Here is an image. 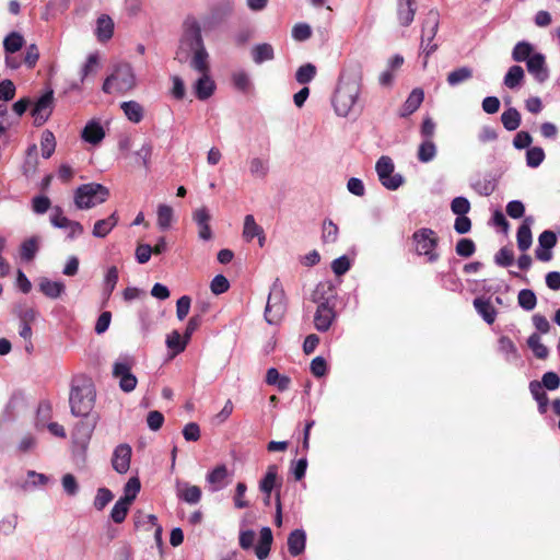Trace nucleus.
Listing matches in <instances>:
<instances>
[{
	"instance_id": "4c0bfd02",
	"label": "nucleus",
	"mask_w": 560,
	"mask_h": 560,
	"mask_svg": "<svg viewBox=\"0 0 560 560\" xmlns=\"http://www.w3.org/2000/svg\"><path fill=\"white\" fill-rule=\"evenodd\" d=\"M249 173L255 178H265L269 171L268 160L262 158H252L248 161Z\"/></svg>"
},
{
	"instance_id": "8fccbe9b",
	"label": "nucleus",
	"mask_w": 560,
	"mask_h": 560,
	"mask_svg": "<svg viewBox=\"0 0 560 560\" xmlns=\"http://www.w3.org/2000/svg\"><path fill=\"white\" fill-rule=\"evenodd\" d=\"M517 302L524 311L529 312L536 307L537 298L533 290L523 289L518 292Z\"/></svg>"
},
{
	"instance_id": "c85d7f7f",
	"label": "nucleus",
	"mask_w": 560,
	"mask_h": 560,
	"mask_svg": "<svg viewBox=\"0 0 560 560\" xmlns=\"http://www.w3.org/2000/svg\"><path fill=\"white\" fill-rule=\"evenodd\" d=\"M474 306L487 324L491 325L494 323L497 318V311L489 300L477 298L474 300Z\"/></svg>"
},
{
	"instance_id": "20e7f679",
	"label": "nucleus",
	"mask_w": 560,
	"mask_h": 560,
	"mask_svg": "<svg viewBox=\"0 0 560 560\" xmlns=\"http://www.w3.org/2000/svg\"><path fill=\"white\" fill-rule=\"evenodd\" d=\"M136 86V75L130 65L122 63L115 68L114 72L106 78L102 90L104 93H126Z\"/></svg>"
},
{
	"instance_id": "13d9d810",
	"label": "nucleus",
	"mask_w": 560,
	"mask_h": 560,
	"mask_svg": "<svg viewBox=\"0 0 560 560\" xmlns=\"http://www.w3.org/2000/svg\"><path fill=\"white\" fill-rule=\"evenodd\" d=\"M316 75V67L313 63H305L295 72V80L300 84H307L310 83Z\"/></svg>"
},
{
	"instance_id": "f03ea898",
	"label": "nucleus",
	"mask_w": 560,
	"mask_h": 560,
	"mask_svg": "<svg viewBox=\"0 0 560 560\" xmlns=\"http://www.w3.org/2000/svg\"><path fill=\"white\" fill-rule=\"evenodd\" d=\"M361 93V72L359 69L352 73L343 70L332 97V106L340 117H348L358 104Z\"/></svg>"
},
{
	"instance_id": "dca6fc26",
	"label": "nucleus",
	"mask_w": 560,
	"mask_h": 560,
	"mask_svg": "<svg viewBox=\"0 0 560 560\" xmlns=\"http://www.w3.org/2000/svg\"><path fill=\"white\" fill-rule=\"evenodd\" d=\"M527 71L534 79L542 83L549 78V70L546 65V57L541 52H535L534 56L526 62Z\"/></svg>"
},
{
	"instance_id": "f3484780",
	"label": "nucleus",
	"mask_w": 560,
	"mask_h": 560,
	"mask_svg": "<svg viewBox=\"0 0 560 560\" xmlns=\"http://www.w3.org/2000/svg\"><path fill=\"white\" fill-rule=\"evenodd\" d=\"M132 362L129 358H120L113 365V375L119 378V385H137V377L131 373Z\"/></svg>"
},
{
	"instance_id": "0eeeda50",
	"label": "nucleus",
	"mask_w": 560,
	"mask_h": 560,
	"mask_svg": "<svg viewBox=\"0 0 560 560\" xmlns=\"http://www.w3.org/2000/svg\"><path fill=\"white\" fill-rule=\"evenodd\" d=\"M69 400L74 416H88L94 406V387H72Z\"/></svg>"
},
{
	"instance_id": "a18cd8bd",
	"label": "nucleus",
	"mask_w": 560,
	"mask_h": 560,
	"mask_svg": "<svg viewBox=\"0 0 560 560\" xmlns=\"http://www.w3.org/2000/svg\"><path fill=\"white\" fill-rule=\"evenodd\" d=\"M24 45L23 36L18 32H11L9 35L4 37L3 48L4 51L9 55H12L19 51Z\"/></svg>"
},
{
	"instance_id": "6e6552de",
	"label": "nucleus",
	"mask_w": 560,
	"mask_h": 560,
	"mask_svg": "<svg viewBox=\"0 0 560 560\" xmlns=\"http://www.w3.org/2000/svg\"><path fill=\"white\" fill-rule=\"evenodd\" d=\"M375 171L378 176V180L388 190H396L404 184V177L394 172V162L387 155H382L377 160Z\"/></svg>"
},
{
	"instance_id": "0e129e2a",
	"label": "nucleus",
	"mask_w": 560,
	"mask_h": 560,
	"mask_svg": "<svg viewBox=\"0 0 560 560\" xmlns=\"http://www.w3.org/2000/svg\"><path fill=\"white\" fill-rule=\"evenodd\" d=\"M451 210L457 217L466 215L470 210V202L465 197H456L451 202Z\"/></svg>"
},
{
	"instance_id": "774afa93",
	"label": "nucleus",
	"mask_w": 560,
	"mask_h": 560,
	"mask_svg": "<svg viewBox=\"0 0 560 560\" xmlns=\"http://www.w3.org/2000/svg\"><path fill=\"white\" fill-rule=\"evenodd\" d=\"M312 36V28L306 23H298L292 28V37L298 42H304Z\"/></svg>"
},
{
	"instance_id": "9d476101",
	"label": "nucleus",
	"mask_w": 560,
	"mask_h": 560,
	"mask_svg": "<svg viewBox=\"0 0 560 560\" xmlns=\"http://www.w3.org/2000/svg\"><path fill=\"white\" fill-rule=\"evenodd\" d=\"M317 293L318 289L315 291L313 298L315 302H318V306L314 315V325L318 331L324 332L330 328L332 322L335 320L336 313L334 306L329 304L328 300H324L320 302L317 300Z\"/></svg>"
},
{
	"instance_id": "39448f33",
	"label": "nucleus",
	"mask_w": 560,
	"mask_h": 560,
	"mask_svg": "<svg viewBox=\"0 0 560 560\" xmlns=\"http://www.w3.org/2000/svg\"><path fill=\"white\" fill-rule=\"evenodd\" d=\"M108 189L97 183H89L79 186L74 191V205L78 209H91L107 200Z\"/></svg>"
},
{
	"instance_id": "c03bdc74",
	"label": "nucleus",
	"mask_w": 560,
	"mask_h": 560,
	"mask_svg": "<svg viewBox=\"0 0 560 560\" xmlns=\"http://www.w3.org/2000/svg\"><path fill=\"white\" fill-rule=\"evenodd\" d=\"M188 340L182 336L177 330H173L166 337V346L174 354L180 353L185 350Z\"/></svg>"
},
{
	"instance_id": "2eb2a0df",
	"label": "nucleus",
	"mask_w": 560,
	"mask_h": 560,
	"mask_svg": "<svg viewBox=\"0 0 560 560\" xmlns=\"http://www.w3.org/2000/svg\"><path fill=\"white\" fill-rule=\"evenodd\" d=\"M52 106V92H48L39 97V100L35 103V106L32 110V116L34 118V124L36 126H42L46 122L51 114Z\"/></svg>"
},
{
	"instance_id": "c9c22d12",
	"label": "nucleus",
	"mask_w": 560,
	"mask_h": 560,
	"mask_svg": "<svg viewBox=\"0 0 560 560\" xmlns=\"http://www.w3.org/2000/svg\"><path fill=\"white\" fill-rule=\"evenodd\" d=\"M252 55L254 62L257 65L272 60L275 58L273 48L270 44L267 43L254 46L252 49Z\"/></svg>"
},
{
	"instance_id": "6ab92c4d",
	"label": "nucleus",
	"mask_w": 560,
	"mask_h": 560,
	"mask_svg": "<svg viewBox=\"0 0 560 560\" xmlns=\"http://www.w3.org/2000/svg\"><path fill=\"white\" fill-rule=\"evenodd\" d=\"M206 480L211 492L224 489L229 483V471L225 465H219L207 474Z\"/></svg>"
},
{
	"instance_id": "bb28decb",
	"label": "nucleus",
	"mask_w": 560,
	"mask_h": 560,
	"mask_svg": "<svg viewBox=\"0 0 560 560\" xmlns=\"http://www.w3.org/2000/svg\"><path fill=\"white\" fill-rule=\"evenodd\" d=\"M177 497L189 504H197L201 499V490L186 482L177 485Z\"/></svg>"
},
{
	"instance_id": "9b49d317",
	"label": "nucleus",
	"mask_w": 560,
	"mask_h": 560,
	"mask_svg": "<svg viewBox=\"0 0 560 560\" xmlns=\"http://www.w3.org/2000/svg\"><path fill=\"white\" fill-rule=\"evenodd\" d=\"M200 77L194 84L195 95L200 101L211 97L215 91V83L210 75L209 59L206 60V69L196 70Z\"/></svg>"
},
{
	"instance_id": "338daca9",
	"label": "nucleus",
	"mask_w": 560,
	"mask_h": 560,
	"mask_svg": "<svg viewBox=\"0 0 560 560\" xmlns=\"http://www.w3.org/2000/svg\"><path fill=\"white\" fill-rule=\"evenodd\" d=\"M476 250L475 243L470 238H462L456 244V254L462 257H470Z\"/></svg>"
},
{
	"instance_id": "cd10ccee",
	"label": "nucleus",
	"mask_w": 560,
	"mask_h": 560,
	"mask_svg": "<svg viewBox=\"0 0 560 560\" xmlns=\"http://www.w3.org/2000/svg\"><path fill=\"white\" fill-rule=\"evenodd\" d=\"M117 223L118 217L117 213L114 212L108 218L96 221L93 226L92 234L95 237L103 238L112 232Z\"/></svg>"
},
{
	"instance_id": "37998d69",
	"label": "nucleus",
	"mask_w": 560,
	"mask_h": 560,
	"mask_svg": "<svg viewBox=\"0 0 560 560\" xmlns=\"http://www.w3.org/2000/svg\"><path fill=\"white\" fill-rule=\"evenodd\" d=\"M48 482V477L44 474L36 472L34 470L27 471V480L20 485V488L24 491L32 490L34 488L45 486Z\"/></svg>"
},
{
	"instance_id": "680f3d73",
	"label": "nucleus",
	"mask_w": 560,
	"mask_h": 560,
	"mask_svg": "<svg viewBox=\"0 0 560 560\" xmlns=\"http://www.w3.org/2000/svg\"><path fill=\"white\" fill-rule=\"evenodd\" d=\"M527 343L537 358L544 359L548 355V349L541 343L540 337L537 334L530 335Z\"/></svg>"
},
{
	"instance_id": "ea45409f",
	"label": "nucleus",
	"mask_w": 560,
	"mask_h": 560,
	"mask_svg": "<svg viewBox=\"0 0 560 560\" xmlns=\"http://www.w3.org/2000/svg\"><path fill=\"white\" fill-rule=\"evenodd\" d=\"M418 160L422 163L431 162L436 155V145L432 139H423L418 148Z\"/></svg>"
},
{
	"instance_id": "a878e982",
	"label": "nucleus",
	"mask_w": 560,
	"mask_h": 560,
	"mask_svg": "<svg viewBox=\"0 0 560 560\" xmlns=\"http://www.w3.org/2000/svg\"><path fill=\"white\" fill-rule=\"evenodd\" d=\"M439 28V14L438 12L430 11L424 20L422 26V44L425 42L432 43Z\"/></svg>"
},
{
	"instance_id": "a211bd4d",
	"label": "nucleus",
	"mask_w": 560,
	"mask_h": 560,
	"mask_svg": "<svg viewBox=\"0 0 560 560\" xmlns=\"http://www.w3.org/2000/svg\"><path fill=\"white\" fill-rule=\"evenodd\" d=\"M105 135V129L100 119L89 120L81 131L82 140L93 145L100 144Z\"/></svg>"
},
{
	"instance_id": "b1692460",
	"label": "nucleus",
	"mask_w": 560,
	"mask_h": 560,
	"mask_svg": "<svg viewBox=\"0 0 560 560\" xmlns=\"http://www.w3.org/2000/svg\"><path fill=\"white\" fill-rule=\"evenodd\" d=\"M39 291L49 299H58L60 298L65 291L66 287L61 281H52L48 278H42L38 283Z\"/></svg>"
},
{
	"instance_id": "6e6d98bb",
	"label": "nucleus",
	"mask_w": 560,
	"mask_h": 560,
	"mask_svg": "<svg viewBox=\"0 0 560 560\" xmlns=\"http://www.w3.org/2000/svg\"><path fill=\"white\" fill-rule=\"evenodd\" d=\"M117 282H118V269L115 266H113L107 269V272L104 278L103 293L106 299H108L110 296V294L113 293V291L116 288Z\"/></svg>"
},
{
	"instance_id": "393cba45",
	"label": "nucleus",
	"mask_w": 560,
	"mask_h": 560,
	"mask_svg": "<svg viewBox=\"0 0 560 560\" xmlns=\"http://www.w3.org/2000/svg\"><path fill=\"white\" fill-rule=\"evenodd\" d=\"M306 534L303 529H294L288 537V549L291 556L296 557L305 550Z\"/></svg>"
},
{
	"instance_id": "473e14b6",
	"label": "nucleus",
	"mask_w": 560,
	"mask_h": 560,
	"mask_svg": "<svg viewBox=\"0 0 560 560\" xmlns=\"http://www.w3.org/2000/svg\"><path fill=\"white\" fill-rule=\"evenodd\" d=\"M534 54V46L526 40H522L516 43L514 46L512 50V59L516 62H527Z\"/></svg>"
},
{
	"instance_id": "69168bd1",
	"label": "nucleus",
	"mask_w": 560,
	"mask_h": 560,
	"mask_svg": "<svg viewBox=\"0 0 560 560\" xmlns=\"http://www.w3.org/2000/svg\"><path fill=\"white\" fill-rule=\"evenodd\" d=\"M211 292L215 295L222 294L230 289V282L223 275H217L210 283Z\"/></svg>"
},
{
	"instance_id": "e433bc0d",
	"label": "nucleus",
	"mask_w": 560,
	"mask_h": 560,
	"mask_svg": "<svg viewBox=\"0 0 560 560\" xmlns=\"http://www.w3.org/2000/svg\"><path fill=\"white\" fill-rule=\"evenodd\" d=\"M516 241L520 250L526 252L533 242L530 225L528 223V219H526L523 224L518 228L516 233Z\"/></svg>"
},
{
	"instance_id": "de8ad7c7",
	"label": "nucleus",
	"mask_w": 560,
	"mask_h": 560,
	"mask_svg": "<svg viewBox=\"0 0 560 560\" xmlns=\"http://www.w3.org/2000/svg\"><path fill=\"white\" fill-rule=\"evenodd\" d=\"M499 352L502 353L506 360L517 359V349L511 338L501 336L498 340Z\"/></svg>"
},
{
	"instance_id": "5fc2aeb1",
	"label": "nucleus",
	"mask_w": 560,
	"mask_h": 560,
	"mask_svg": "<svg viewBox=\"0 0 560 560\" xmlns=\"http://www.w3.org/2000/svg\"><path fill=\"white\" fill-rule=\"evenodd\" d=\"M40 147L43 158L49 159L56 149V140L51 131L45 130L42 133Z\"/></svg>"
},
{
	"instance_id": "1a4fd4ad",
	"label": "nucleus",
	"mask_w": 560,
	"mask_h": 560,
	"mask_svg": "<svg viewBox=\"0 0 560 560\" xmlns=\"http://www.w3.org/2000/svg\"><path fill=\"white\" fill-rule=\"evenodd\" d=\"M50 223L54 228L62 229L68 232L69 238H74L83 234V226L77 221L68 219L60 207L52 208L50 213Z\"/></svg>"
},
{
	"instance_id": "423d86ee",
	"label": "nucleus",
	"mask_w": 560,
	"mask_h": 560,
	"mask_svg": "<svg viewBox=\"0 0 560 560\" xmlns=\"http://www.w3.org/2000/svg\"><path fill=\"white\" fill-rule=\"evenodd\" d=\"M412 242L416 253L419 256H424L427 261L435 262L440 258L436 250L439 237L432 229L422 228L417 230L412 234Z\"/></svg>"
},
{
	"instance_id": "4be33fe9",
	"label": "nucleus",
	"mask_w": 560,
	"mask_h": 560,
	"mask_svg": "<svg viewBox=\"0 0 560 560\" xmlns=\"http://www.w3.org/2000/svg\"><path fill=\"white\" fill-rule=\"evenodd\" d=\"M114 21L108 14H102L96 20L95 35L100 42H107L114 34Z\"/></svg>"
},
{
	"instance_id": "3c124183",
	"label": "nucleus",
	"mask_w": 560,
	"mask_h": 560,
	"mask_svg": "<svg viewBox=\"0 0 560 560\" xmlns=\"http://www.w3.org/2000/svg\"><path fill=\"white\" fill-rule=\"evenodd\" d=\"M339 229L331 220L326 219L322 225V240L324 243L332 244L338 240Z\"/></svg>"
},
{
	"instance_id": "58836bf2",
	"label": "nucleus",
	"mask_w": 560,
	"mask_h": 560,
	"mask_svg": "<svg viewBox=\"0 0 560 560\" xmlns=\"http://www.w3.org/2000/svg\"><path fill=\"white\" fill-rule=\"evenodd\" d=\"M471 188L480 196H490L495 189V182L491 177L476 178L470 183Z\"/></svg>"
},
{
	"instance_id": "79ce46f5",
	"label": "nucleus",
	"mask_w": 560,
	"mask_h": 560,
	"mask_svg": "<svg viewBox=\"0 0 560 560\" xmlns=\"http://www.w3.org/2000/svg\"><path fill=\"white\" fill-rule=\"evenodd\" d=\"M501 121L506 130L514 131L521 125V115L516 108L510 107L502 113Z\"/></svg>"
},
{
	"instance_id": "aec40b11",
	"label": "nucleus",
	"mask_w": 560,
	"mask_h": 560,
	"mask_svg": "<svg viewBox=\"0 0 560 560\" xmlns=\"http://www.w3.org/2000/svg\"><path fill=\"white\" fill-rule=\"evenodd\" d=\"M243 237L246 242H250L253 238L257 237L259 246L262 247L265 245V232L262 228L256 223L252 214H247L244 218Z\"/></svg>"
},
{
	"instance_id": "5701e85b",
	"label": "nucleus",
	"mask_w": 560,
	"mask_h": 560,
	"mask_svg": "<svg viewBox=\"0 0 560 560\" xmlns=\"http://www.w3.org/2000/svg\"><path fill=\"white\" fill-rule=\"evenodd\" d=\"M424 100V92L420 88L413 89L405 101L400 109V116L407 117L413 114L422 104Z\"/></svg>"
},
{
	"instance_id": "f257e3e1",
	"label": "nucleus",
	"mask_w": 560,
	"mask_h": 560,
	"mask_svg": "<svg viewBox=\"0 0 560 560\" xmlns=\"http://www.w3.org/2000/svg\"><path fill=\"white\" fill-rule=\"evenodd\" d=\"M189 54H192L190 67L194 70L206 69V60L209 59V54L201 35V24L194 16H188L183 23V33L176 58L182 61Z\"/></svg>"
},
{
	"instance_id": "2f4dec72",
	"label": "nucleus",
	"mask_w": 560,
	"mask_h": 560,
	"mask_svg": "<svg viewBox=\"0 0 560 560\" xmlns=\"http://www.w3.org/2000/svg\"><path fill=\"white\" fill-rule=\"evenodd\" d=\"M125 116L133 124H138L143 119V107L136 101L122 102L120 105Z\"/></svg>"
},
{
	"instance_id": "f704fd0d",
	"label": "nucleus",
	"mask_w": 560,
	"mask_h": 560,
	"mask_svg": "<svg viewBox=\"0 0 560 560\" xmlns=\"http://www.w3.org/2000/svg\"><path fill=\"white\" fill-rule=\"evenodd\" d=\"M38 164V152L37 145L32 144L27 148L25 161L23 164V173L25 176L30 177L36 173Z\"/></svg>"
},
{
	"instance_id": "e2e57ef3",
	"label": "nucleus",
	"mask_w": 560,
	"mask_h": 560,
	"mask_svg": "<svg viewBox=\"0 0 560 560\" xmlns=\"http://www.w3.org/2000/svg\"><path fill=\"white\" fill-rule=\"evenodd\" d=\"M232 81L234 86L242 92H247L250 88V79L247 72L244 70H238L233 72Z\"/></svg>"
},
{
	"instance_id": "052dcab7",
	"label": "nucleus",
	"mask_w": 560,
	"mask_h": 560,
	"mask_svg": "<svg viewBox=\"0 0 560 560\" xmlns=\"http://www.w3.org/2000/svg\"><path fill=\"white\" fill-rule=\"evenodd\" d=\"M113 499L114 494L109 489L100 488L97 489L93 505L97 511H102Z\"/></svg>"
},
{
	"instance_id": "7ed1b4c3",
	"label": "nucleus",
	"mask_w": 560,
	"mask_h": 560,
	"mask_svg": "<svg viewBox=\"0 0 560 560\" xmlns=\"http://www.w3.org/2000/svg\"><path fill=\"white\" fill-rule=\"evenodd\" d=\"M287 312V299L284 289L279 279H276L270 288L266 308L265 319L269 325H279Z\"/></svg>"
},
{
	"instance_id": "7c9ffc66",
	"label": "nucleus",
	"mask_w": 560,
	"mask_h": 560,
	"mask_svg": "<svg viewBox=\"0 0 560 560\" xmlns=\"http://www.w3.org/2000/svg\"><path fill=\"white\" fill-rule=\"evenodd\" d=\"M278 486V468L276 465H270L267 468L265 477L259 482V489L261 492L270 497L273 488Z\"/></svg>"
},
{
	"instance_id": "4d7b16f0",
	"label": "nucleus",
	"mask_w": 560,
	"mask_h": 560,
	"mask_svg": "<svg viewBox=\"0 0 560 560\" xmlns=\"http://www.w3.org/2000/svg\"><path fill=\"white\" fill-rule=\"evenodd\" d=\"M545 151L540 147H532L526 151V164L528 167L536 168L545 160Z\"/></svg>"
},
{
	"instance_id": "72a5a7b5",
	"label": "nucleus",
	"mask_w": 560,
	"mask_h": 560,
	"mask_svg": "<svg viewBox=\"0 0 560 560\" xmlns=\"http://www.w3.org/2000/svg\"><path fill=\"white\" fill-rule=\"evenodd\" d=\"M39 241L38 236H32L21 244L20 255L23 260L31 261L35 258L39 249Z\"/></svg>"
},
{
	"instance_id": "4468645a",
	"label": "nucleus",
	"mask_w": 560,
	"mask_h": 560,
	"mask_svg": "<svg viewBox=\"0 0 560 560\" xmlns=\"http://www.w3.org/2000/svg\"><path fill=\"white\" fill-rule=\"evenodd\" d=\"M192 220L198 226V237L201 241L208 242L212 238V230L210 228L211 214L206 207H200L194 210Z\"/></svg>"
},
{
	"instance_id": "f8f14e48",
	"label": "nucleus",
	"mask_w": 560,
	"mask_h": 560,
	"mask_svg": "<svg viewBox=\"0 0 560 560\" xmlns=\"http://www.w3.org/2000/svg\"><path fill=\"white\" fill-rule=\"evenodd\" d=\"M131 455L132 448L129 444L121 443L117 445L112 457L113 469L120 475L126 474L130 468Z\"/></svg>"
},
{
	"instance_id": "c756f323",
	"label": "nucleus",
	"mask_w": 560,
	"mask_h": 560,
	"mask_svg": "<svg viewBox=\"0 0 560 560\" xmlns=\"http://www.w3.org/2000/svg\"><path fill=\"white\" fill-rule=\"evenodd\" d=\"M135 525L136 527L143 528L145 530L155 529L156 537L162 533V527L158 524V518L153 514L138 512L135 516Z\"/></svg>"
},
{
	"instance_id": "412c9836",
	"label": "nucleus",
	"mask_w": 560,
	"mask_h": 560,
	"mask_svg": "<svg viewBox=\"0 0 560 560\" xmlns=\"http://www.w3.org/2000/svg\"><path fill=\"white\" fill-rule=\"evenodd\" d=\"M415 0H398L397 1V18L401 26H409L416 14Z\"/></svg>"
},
{
	"instance_id": "bf43d9fd",
	"label": "nucleus",
	"mask_w": 560,
	"mask_h": 560,
	"mask_svg": "<svg viewBox=\"0 0 560 560\" xmlns=\"http://www.w3.org/2000/svg\"><path fill=\"white\" fill-rule=\"evenodd\" d=\"M557 387H532V395L538 404V410L540 413H545L548 408L549 399L547 397L546 389H556Z\"/></svg>"
},
{
	"instance_id": "a19ab883",
	"label": "nucleus",
	"mask_w": 560,
	"mask_h": 560,
	"mask_svg": "<svg viewBox=\"0 0 560 560\" xmlns=\"http://www.w3.org/2000/svg\"><path fill=\"white\" fill-rule=\"evenodd\" d=\"M525 73L521 66H512L504 75V85L509 89L517 88L524 80Z\"/></svg>"
},
{
	"instance_id": "603ef678",
	"label": "nucleus",
	"mask_w": 560,
	"mask_h": 560,
	"mask_svg": "<svg viewBox=\"0 0 560 560\" xmlns=\"http://www.w3.org/2000/svg\"><path fill=\"white\" fill-rule=\"evenodd\" d=\"M131 504L127 503L126 501L119 499L114 504L112 511H110V518L114 523L120 524L126 520V516L128 514V511L130 509Z\"/></svg>"
},
{
	"instance_id": "864d4df0",
	"label": "nucleus",
	"mask_w": 560,
	"mask_h": 560,
	"mask_svg": "<svg viewBox=\"0 0 560 560\" xmlns=\"http://www.w3.org/2000/svg\"><path fill=\"white\" fill-rule=\"evenodd\" d=\"M140 488L141 485L139 479L137 477L130 478L124 487V495L120 499L132 504L140 491Z\"/></svg>"
},
{
	"instance_id": "09e8293b",
	"label": "nucleus",
	"mask_w": 560,
	"mask_h": 560,
	"mask_svg": "<svg viewBox=\"0 0 560 560\" xmlns=\"http://www.w3.org/2000/svg\"><path fill=\"white\" fill-rule=\"evenodd\" d=\"M471 77L472 70L470 68L460 67L450 72L446 80L451 86H456L466 80H469Z\"/></svg>"
},
{
	"instance_id": "49530a36",
	"label": "nucleus",
	"mask_w": 560,
	"mask_h": 560,
	"mask_svg": "<svg viewBox=\"0 0 560 560\" xmlns=\"http://www.w3.org/2000/svg\"><path fill=\"white\" fill-rule=\"evenodd\" d=\"M156 214H158V226L163 231L167 230L171 226L173 219H174V212H173L172 207H170L167 205H160L158 207Z\"/></svg>"
},
{
	"instance_id": "ddd939ff",
	"label": "nucleus",
	"mask_w": 560,
	"mask_h": 560,
	"mask_svg": "<svg viewBox=\"0 0 560 560\" xmlns=\"http://www.w3.org/2000/svg\"><path fill=\"white\" fill-rule=\"evenodd\" d=\"M556 244L557 236L552 231L546 230L540 233L538 237V246L535 249L536 258L540 261H549L552 258L551 249Z\"/></svg>"
}]
</instances>
